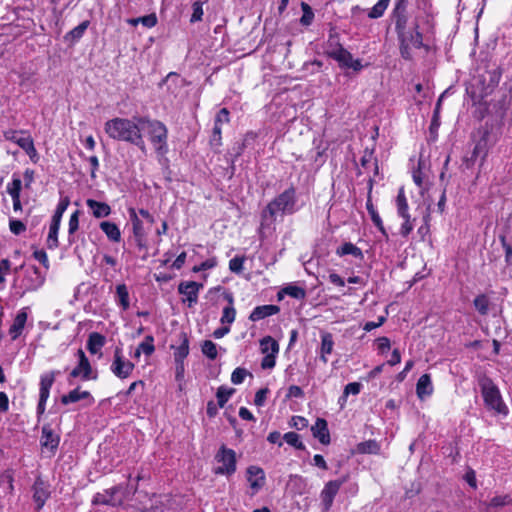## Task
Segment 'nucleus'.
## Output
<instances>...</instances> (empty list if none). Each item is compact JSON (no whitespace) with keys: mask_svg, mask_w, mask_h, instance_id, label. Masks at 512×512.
Here are the masks:
<instances>
[{"mask_svg":"<svg viewBox=\"0 0 512 512\" xmlns=\"http://www.w3.org/2000/svg\"><path fill=\"white\" fill-rule=\"evenodd\" d=\"M139 118L115 117L105 122V133L113 140L127 142L138 147L141 151H146L143 134L140 133Z\"/></svg>","mask_w":512,"mask_h":512,"instance_id":"f257e3e1","label":"nucleus"},{"mask_svg":"<svg viewBox=\"0 0 512 512\" xmlns=\"http://www.w3.org/2000/svg\"><path fill=\"white\" fill-rule=\"evenodd\" d=\"M140 123V133L146 131L149 140L153 144L155 150L159 154H164L167 152V138H168V130L166 126L159 120L150 119L146 116H141L139 118Z\"/></svg>","mask_w":512,"mask_h":512,"instance_id":"f03ea898","label":"nucleus"},{"mask_svg":"<svg viewBox=\"0 0 512 512\" xmlns=\"http://www.w3.org/2000/svg\"><path fill=\"white\" fill-rule=\"evenodd\" d=\"M479 386L486 408L496 414L506 416L509 410L497 385L490 378L482 377L479 380Z\"/></svg>","mask_w":512,"mask_h":512,"instance_id":"7ed1b4c3","label":"nucleus"},{"mask_svg":"<svg viewBox=\"0 0 512 512\" xmlns=\"http://www.w3.org/2000/svg\"><path fill=\"white\" fill-rule=\"evenodd\" d=\"M296 211V190L289 187L274 198L263 212L264 218L275 219L278 214H293Z\"/></svg>","mask_w":512,"mask_h":512,"instance_id":"20e7f679","label":"nucleus"},{"mask_svg":"<svg viewBox=\"0 0 512 512\" xmlns=\"http://www.w3.org/2000/svg\"><path fill=\"white\" fill-rule=\"evenodd\" d=\"M137 489H129L128 486L116 485L102 492H98L93 496L92 503L94 505H107L111 507H121L130 500L131 495L135 494Z\"/></svg>","mask_w":512,"mask_h":512,"instance_id":"39448f33","label":"nucleus"},{"mask_svg":"<svg viewBox=\"0 0 512 512\" xmlns=\"http://www.w3.org/2000/svg\"><path fill=\"white\" fill-rule=\"evenodd\" d=\"M214 459L217 464L214 468L215 474L231 476L236 472L237 456L233 449L222 445L215 454Z\"/></svg>","mask_w":512,"mask_h":512,"instance_id":"423d86ee","label":"nucleus"},{"mask_svg":"<svg viewBox=\"0 0 512 512\" xmlns=\"http://www.w3.org/2000/svg\"><path fill=\"white\" fill-rule=\"evenodd\" d=\"M77 365L70 371L68 382L71 384L72 379H80L82 381L95 380L97 374L94 373L89 359L82 349L76 351Z\"/></svg>","mask_w":512,"mask_h":512,"instance_id":"0eeeda50","label":"nucleus"},{"mask_svg":"<svg viewBox=\"0 0 512 512\" xmlns=\"http://www.w3.org/2000/svg\"><path fill=\"white\" fill-rule=\"evenodd\" d=\"M134 368L135 365L124 357L122 349L116 347L110 366L111 372L119 379H126L132 374Z\"/></svg>","mask_w":512,"mask_h":512,"instance_id":"6e6552de","label":"nucleus"},{"mask_svg":"<svg viewBox=\"0 0 512 512\" xmlns=\"http://www.w3.org/2000/svg\"><path fill=\"white\" fill-rule=\"evenodd\" d=\"M328 55L337 61L341 68H349L354 71H360L362 64L359 59H354L352 54L343 48L341 45L333 48L328 52Z\"/></svg>","mask_w":512,"mask_h":512,"instance_id":"1a4fd4ad","label":"nucleus"},{"mask_svg":"<svg viewBox=\"0 0 512 512\" xmlns=\"http://www.w3.org/2000/svg\"><path fill=\"white\" fill-rule=\"evenodd\" d=\"M260 349L265 355L261 361V367L263 369H272L276 364L275 359L279 352L277 341L270 336H266L260 341Z\"/></svg>","mask_w":512,"mask_h":512,"instance_id":"9d476101","label":"nucleus"},{"mask_svg":"<svg viewBox=\"0 0 512 512\" xmlns=\"http://www.w3.org/2000/svg\"><path fill=\"white\" fill-rule=\"evenodd\" d=\"M44 282L45 275L39 268L36 266L27 268L22 280L23 294L37 291L43 286Z\"/></svg>","mask_w":512,"mask_h":512,"instance_id":"9b49d317","label":"nucleus"},{"mask_svg":"<svg viewBox=\"0 0 512 512\" xmlns=\"http://www.w3.org/2000/svg\"><path fill=\"white\" fill-rule=\"evenodd\" d=\"M344 482H345V479L331 480V481H328L324 485V488L320 492L321 506H322L323 512L330 511V509L333 505L335 496L339 492V490Z\"/></svg>","mask_w":512,"mask_h":512,"instance_id":"f8f14e48","label":"nucleus"},{"mask_svg":"<svg viewBox=\"0 0 512 512\" xmlns=\"http://www.w3.org/2000/svg\"><path fill=\"white\" fill-rule=\"evenodd\" d=\"M246 479L249 483L251 495H255L262 489L265 484V472L261 467L251 465L246 470Z\"/></svg>","mask_w":512,"mask_h":512,"instance_id":"ddd939ff","label":"nucleus"},{"mask_svg":"<svg viewBox=\"0 0 512 512\" xmlns=\"http://www.w3.org/2000/svg\"><path fill=\"white\" fill-rule=\"evenodd\" d=\"M202 284L195 281H184L178 285V292L184 296L183 301L188 302V306L192 307L198 301V294Z\"/></svg>","mask_w":512,"mask_h":512,"instance_id":"4468645a","label":"nucleus"},{"mask_svg":"<svg viewBox=\"0 0 512 512\" xmlns=\"http://www.w3.org/2000/svg\"><path fill=\"white\" fill-rule=\"evenodd\" d=\"M32 491L33 500L36 504V508L39 510L45 505L47 499L50 497L49 485L41 478H37L33 484Z\"/></svg>","mask_w":512,"mask_h":512,"instance_id":"2eb2a0df","label":"nucleus"},{"mask_svg":"<svg viewBox=\"0 0 512 512\" xmlns=\"http://www.w3.org/2000/svg\"><path fill=\"white\" fill-rule=\"evenodd\" d=\"M129 217L132 223V231L138 247L142 248L145 246L146 233L144 230L143 222L138 217V214L134 208L128 209Z\"/></svg>","mask_w":512,"mask_h":512,"instance_id":"dca6fc26","label":"nucleus"},{"mask_svg":"<svg viewBox=\"0 0 512 512\" xmlns=\"http://www.w3.org/2000/svg\"><path fill=\"white\" fill-rule=\"evenodd\" d=\"M28 312H29L28 307H23L22 309H20L17 312V314L13 320V323L9 328V335L12 340H16L17 338H19L22 335L23 330L26 325V322H27V319H28Z\"/></svg>","mask_w":512,"mask_h":512,"instance_id":"f3484780","label":"nucleus"},{"mask_svg":"<svg viewBox=\"0 0 512 512\" xmlns=\"http://www.w3.org/2000/svg\"><path fill=\"white\" fill-rule=\"evenodd\" d=\"M393 18L395 21V29L398 36H402L407 31L408 17L406 14V4L404 0H400L393 10Z\"/></svg>","mask_w":512,"mask_h":512,"instance_id":"a211bd4d","label":"nucleus"},{"mask_svg":"<svg viewBox=\"0 0 512 512\" xmlns=\"http://www.w3.org/2000/svg\"><path fill=\"white\" fill-rule=\"evenodd\" d=\"M3 137L5 140L17 144L23 150L32 141V137L24 130H7L3 132Z\"/></svg>","mask_w":512,"mask_h":512,"instance_id":"6ab92c4d","label":"nucleus"},{"mask_svg":"<svg viewBox=\"0 0 512 512\" xmlns=\"http://www.w3.org/2000/svg\"><path fill=\"white\" fill-rule=\"evenodd\" d=\"M321 345L319 349V358L326 364L328 362V355L333 352L334 339L333 335L329 332L323 331L320 333Z\"/></svg>","mask_w":512,"mask_h":512,"instance_id":"aec40b11","label":"nucleus"},{"mask_svg":"<svg viewBox=\"0 0 512 512\" xmlns=\"http://www.w3.org/2000/svg\"><path fill=\"white\" fill-rule=\"evenodd\" d=\"M312 434L317 438L320 443L327 445L330 443V433L328 430L327 421L323 418H317L314 425L311 427Z\"/></svg>","mask_w":512,"mask_h":512,"instance_id":"412c9836","label":"nucleus"},{"mask_svg":"<svg viewBox=\"0 0 512 512\" xmlns=\"http://www.w3.org/2000/svg\"><path fill=\"white\" fill-rule=\"evenodd\" d=\"M136 506L144 512L155 510L158 507V496L140 491L138 492Z\"/></svg>","mask_w":512,"mask_h":512,"instance_id":"4be33fe9","label":"nucleus"},{"mask_svg":"<svg viewBox=\"0 0 512 512\" xmlns=\"http://www.w3.org/2000/svg\"><path fill=\"white\" fill-rule=\"evenodd\" d=\"M85 399L89 400V404L94 403V398L92 397L89 391H81L80 387H77L71 390L69 393L63 395L61 397V403L64 405H68Z\"/></svg>","mask_w":512,"mask_h":512,"instance_id":"5701e85b","label":"nucleus"},{"mask_svg":"<svg viewBox=\"0 0 512 512\" xmlns=\"http://www.w3.org/2000/svg\"><path fill=\"white\" fill-rule=\"evenodd\" d=\"M86 205L91 211L92 215L98 219L108 217L112 211L111 207L107 203L94 199H87Z\"/></svg>","mask_w":512,"mask_h":512,"instance_id":"b1692460","label":"nucleus"},{"mask_svg":"<svg viewBox=\"0 0 512 512\" xmlns=\"http://www.w3.org/2000/svg\"><path fill=\"white\" fill-rule=\"evenodd\" d=\"M279 310L280 309L278 306L272 304L257 306L251 312L249 319L253 322H256L268 316L277 314Z\"/></svg>","mask_w":512,"mask_h":512,"instance_id":"393cba45","label":"nucleus"},{"mask_svg":"<svg viewBox=\"0 0 512 512\" xmlns=\"http://www.w3.org/2000/svg\"><path fill=\"white\" fill-rule=\"evenodd\" d=\"M105 343L106 338L102 334L98 332H92L88 336L87 349L91 354H99L101 356V350Z\"/></svg>","mask_w":512,"mask_h":512,"instance_id":"a878e982","label":"nucleus"},{"mask_svg":"<svg viewBox=\"0 0 512 512\" xmlns=\"http://www.w3.org/2000/svg\"><path fill=\"white\" fill-rule=\"evenodd\" d=\"M101 231L106 235L109 241L119 243L121 241V231L117 224L111 221H102L99 224Z\"/></svg>","mask_w":512,"mask_h":512,"instance_id":"bb28decb","label":"nucleus"},{"mask_svg":"<svg viewBox=\"0 0 512 512\" xmlns=\"http://www.w3.org/2000/svg\"><path fill=\"white\" fill-rule=\"evenodd\" d=\"M416 393L420 399H424L433 393V385L429 374H423L417 381Z\"/></svg>","mask_w":512,"mask_h":512,"instance_id":"cd10ccee","label":"nucleus"},{"mask_svg":"<svg viewBox=\"0 0 512 512\" xmlns=\"http://www.w3.org/2000/svg\"><path fill=\"white\" fill-rule=\"evenodd\" d=\"M225 298L228 301V305L223 308L220 322L223 325H227V326L230 327V325L235 321L236 310H235V308L233 306V296H232V294L231 293H227L225 295Z\"/></svg>","mask_w":512,"mask_h":512,"instance_id":"c85d7f7f","label":"nucleus"},{"mask_svg":"<svg viewBox=\"0 0 512 512\" xmlns=\"http://www.w3.org/2000/svg\"><path fill=\"white\" fill-rule=\"evenodd\" d=\"M336 254L340 257L351 255L352 257L363 260L364 254L362 250L351 242H345L336 249Z\"/></svg>","mask_w":512,"mask_h":512,"instance_id":"c756f323","label":"nucleus"},{"mask_svg":"<svg viewBox=\"0 0 512 512\" xmlns=\"http://www.w3.org/2000/svg\"><path fill=\"white\" fill-rule=\"evenodd\" d=\"M400 43H404L405 45H410L414 48L422 47V35L416 29L413 31H406L402 34V36H398Z\"/></svg>","mask_w":512,"mask_h":512,"instance_id":"7c9ffc66","label":"nucleus"},{"mask_svg":"<svg viewBox=\"0 0 512 512\" xmlns=\"http://www.w3.org/2000/svg\"><path fill=\"white\" fill-rule=\"evenodd\" d=\"M116 304L123 310L126 311L130 307L129 291L125 284H118L116 286Z\"/></svg>","mask_w":512,"mask_h":512,"instance_id":"2f4dec72","label":"nucleus"},{"mask_svg":"<svg viewBox=\"0 0 512 512\" xmlns=\"http://www.w3.org/2000/svg\"><path fill=\"white\" fill-rule=\"evenodd\" d=\"M181 343L174 349V358L177 363H182L189 354V340L185 333L180 335Z\"/></svg>","mask_w":512,"mask_h":512,"instance_id":"473e14b6","label":"nucleus"},{"mask_svg":"<svg viewBox=\"0 0 512 512\" xmlns=\"http://www.w3.org/2000/svg\"><path fill=\"white\" fill-rule=\"evenodd\" d=\"M397 214L399 217H407L409 216V205L407 202V198L405 195L404 188L401 187L398 191V195L395 200Z\"/></svg>","mask_w":512,"mask_h":512,"instance_id":"72a5a7b5","label":"nucleus"},{"mask_svg":"<svg viewBox=\"0 0 512 512\" xmlns=\"http://www.w3.org/2000/svg\"><path fill=\"white\" fill-rule=\"evenodd\" d=\"M59 222L52 221L49 226V232L47 236V247L49 249H56L58 247V232L60 229Z\"/></svg>","mask_w":512,"mask_h":512,"instance_id":"f704fd0d","label":"nucleus"},{"mask_svg":"<svg viewBox=\"0 0 512 512\" xmlns=\"http://www.w3.org/2000/svg\"><path fill=\"white\" fill-rule=\"evenodd\" d=\"M42 445L50 449H55L59 444V438L49 428L44 427L42 430Z\"/></svg>","mask_w":512,"mask_h":512,"instance_id":"c9c22d12","label":"nucleus"},{"mask_svg":"<svg viewBox=\"0 0 512 512\" xmlns=\"http://www.w3.org/2000/svg\"><path fill=\"white\" fill-rule=\"evenodd\" d=\"M55 380V373L49 372L45 373L41 376L40 379V391L39 394L42 396H49L50 395V389L54 383Z\"/></svg>","mask_w":512,"mask_h":512,"instance_id":"e433bc0d","label":"nucleus"},{"mask_svg":"<svg viewBox=\"0 0 512 512\" xmlns=\"http://www.w3.org/2000/svg\"><path fill=\"white\" fill-rule=\"evenodd\" d=\"M366 207H367V210L370 214V217H371V220L373 222V224L379 229V231L384 235V236H388L387 235V232L385 230V227L383 225V221L380 217V215L378 214V212L376 211V209L374 208L373 204L368 201L367 204H366Z\"/></svg>","mask_w":512,"mask_h":512,"instance_id":"4c0bfd02","label":"nucleus"},{"mask_svg":"<svg viewBox=\"0 0 512 512\" xmlns=\"http://www.w3.org/2000/svg\"><path fill=\"white\" fill-rule=\"evenodd\" d=\"M235 389L227 387V386H220L216 393V398L218 402V406L220 408H223L225 404L228 402L230 397L234 394Z\"/></svg>","mask_w":512,"mask_h":512,"instance_id":"58836bf2","label":"nucleus"},{"mask_svg":"<svg viewBox=\"0 0 512 512\" xmlns=\"http://www.w3.org/2000/svg\"><path fill=\"white\" fill-rule=\"evenodd\" d=\"M390 1L389 0H379L368 12V17L371 19H377L383 16L386 11Z\"/></svg>","mask_w":512,"mask_h":512,"instance_id":"ea45409f","label":"nucleus"},{"mask_svg":"<svg viewBox=\"0 0 512 512\" xmlns=\"http://www.w3.org/2000/svg\"><path fill=\"white\" fill-rule=\"evenodd\" d=\"M474 307L475 309L481 314V315H487L489 311V298L485 294L478 295L474 301Z\"/></svg>","mask_w":512,"mask_h":512,"instance_id":"a19ab883","label":"nucleus"},{"mask_svg":"<svg viewBox=\"0 0 512 512\" xmlns=\"http://www.w3.org/2000/svg\"><path fill=\"white\" fill-rule=\"evenodd\" d=\"M284 441L289 444L290 446L298 449L303 450L305 449V445L300 440V436L295 432H287L283 436Z\"/></svg>","mask_w":512,"mask_h":512,"instance_id":"79ce46f5","label":"nucleus"},{"mask_svg":"<svg viewBox=\"0 0 512 512\" xmlns=\"http://www.w3.org/2000/svg\"><path fill=\"white\" fill-rule=\"evenodd\" d=\"M281 292L298 300L304 299L306 296L305 290L302 287L296 285H288L284 287Z\"/></svg>","mask_w":512,"mask_h":512,"instance_id":"37998d69","label":"nucleus"},{"mask_svg":"<svg viewBox=\"0 0 512 512\" xmlns=\"http://www.w3.org/2000/svg\"><path fill=\"white\" fill-rule=\"evenodd\" d=\"M379 449L380 447L375 440H368L357 445V450L360 453L376 454Z\"/></svg>","mask_w":512,"mask_h":512,"instance_id":"c03bdc74","label":"nucleus"},{"mask_svg":"<svg viewBox=\"0 0 512 512\" xmlns=\"http://www.w3.org/2000/svg\"><path fill=\"white\" fill-rule=\"evenodd\" d=\"M360 390H361V384L358 383V382H351V383H348L345 388H344V392H343V395L340 397L339 399V402L341 403V405H343V403L346 402V399L347 397L352 394V395H358L360 393Z\"/></svg>","mask_w":512,"mask_h":512,"instance_id":"a18cd8bd","label":"nucleus"},{"mask_svg":"<svg viewBox=\"0 0 512 512\" xmlns=\"http://www.w3.org/2000/svg\"><path fill=\"white\" fill-rule=\"evenodd\" d=\"M69 199L67 197L61 198L57 204L56 210L52 216V221L61 223L62 216L69 206Z\"/></svg>","mask_w":512,"mask_h":512,"instance_id":"49530a36","label":"nucleus"},{"mask_svg":"<svg viewBox=\"0 0 512 512\" xmlns=\"http://www.w3.org/2000/svg\"><path fill=\"white\" fill-rule=\"evenodd\" d=\"M11 262L8 259L0 260V291L4 289L6 276L10 273Z\"/></svg>","mask_w":512,"mask_h":512,"instance_id":"de8ad7c7","label":"nucleus"},{"mask_svg":"<svg viewBox=\"0 0 512 512\" xmlns=\"http://www.w3.org/2000/svg\"><path fill=\"white\" fill-rule=\"evenodd\" d=\"M202 353L211 360L217 357V346L210 340H205L201 347Z\"/></svg>","mask_w":512,"mask_h":512,"instance_id":"09e8293b","label":"nucleus"},{"mask_svg":"<svg viewBox=\"0 0 512 512\" xmlns=\"http://www.w3.org/2000/svg\"><path fill=\"white\" fill-rule=\"evenodd\" d=\"M22 181L18 177H13L12 182L7 185V192L11 198L20 197Z\"/></svg>","mask_w":512,"mask_h":512,"instance_id":"8fccbe9b","label":"nucleus"},{"mask_svg":"<svg viewBox=\"0 0 512 512\" xmlns=\"http://www.w3.org/2000/svg\"><path fill=\"white\" fill-rule=\"evenodd\" d=\"M138 348L147 356H150L154 350V338L150 335L146 336L144 341H142Z\"/></svg>","mask_w":512,"mask_h":512,"instance_id":"3c124183","label":"nucleus"},{"mask_svg":"<svg viewBox=\"0 0 512 512\" xmlns=\"http://www.w3.org/2000/svg\"><path fill=\"white\" fill-rule=\"evenodd\" d=\"M203 3L201 1H196L192 4V15L190 18L191 23H196L202 20L203 17Z\"/></svg>","mask_w":512,"mask_h":512,"instance_id":"603ef678","label":"nucleus"},{"mask_svg":"<svg viewBox=\"0 0 512 512\" xmlns=\"http://www.w3.org/2000/svg\"><path fill=\"white\" fill-rule=\"evenodd\" d=\"M403 219V223L399 228V233L402 237H407L412 230L414 229V220L411 219V216L401 217Z\"/></svg>","mask_w":512,"mask_h":512,"instance_id":"864d4df0","label":"nucleus"},{"mask_svg":"<svg viewBox=\"0 0 512 512\" xmlns=\"http://www.w3.org/2000/svg\"><path fill=\"white\" fill-rule=\"evenodd\" d=\"M88 25H89V22L88 21H83L82 23H80L78 26H76L75 28H73L66 36V38L68 37H71L73 40H78L80 39L84 32L86 31V29L88 28Z\"/></svg>","mask_w":512,"mask_h":512,"instance_id":"5fc2aeb1","label":"nucleus"},{"mask_svg":"<svg viewBox=\"0 0 512 512\" xmlns=\"http://www.w3.org/2000/svg\"><path fill=\"white\" fill-rule=\"evenodd\" d=\"M412 178L414 183L421 189L424 188L425 185V174L422 171V162L419 161L418 168L413 170Z\"/></svg>","mask_w":512,"mask_h":512,"instance_id":"6e6d98bb","label":"nucleus"},{"mask_svg":"<svg viewBox=\"0 0 512 512\" xmlns=\"http://www.w3.org/2000/svg\"><path fill=\"white\" fill-rule=\"evenodd\" d=\"M79 214H80L79 210H76L70 216L69 223H68L69 237H71L79 228ZM69 241L72 242L71 238H69Z\"/></svg>","mask_w":512,"mask_h":512,"instance_id":"4d7b16f0","label":"nucleus"},{"mask_svg":"<svg viewBox=\"0 0 512 512\" xmlns=\"http://www.w3.org/2000/svg\"><path fill=\"white\" fill-rule=\"evenodd\" d=\"M512 502L510 496L508 495H499V496H494L488 506L489 507H493V508H497V507H502V506H506V505H509L510 503Z\"/></svg>","mask_w":512,"mask_h":512,"instance_id":"13d9d810","label":"nucleus"},{"mask_svg":"<svg viewBox=\"0 0 512 512\" xmlns=\"http://www.w3.org/2000/svg\"><path fill=\"white\" fill-rule=\"evenodd\" d=\"M247 374L246 369L238 367L231 374V382L235 385H239L243 383Z\"/></svg>","mask_w":512,"mask_h":512,"instance_id":"bf43d9fd","label":"nucleus"},{"mask_svg":"<svg viewBox=\"0 0 512 512\" xmlns=\"http://www.w3.org/2000/svg\"><path fill=\"white\" fill-rule=\"evenodd\" d=\"M10 231L15 235H20L26 230L25 224L20 220L10 219L9 221Z\"/></svg>","mask_w":512,"mask_h":512,"instance_id":"052dcab7","label":"nucleus"},{"mask_svg":"<svg viewBox=\"0 0 512 512\" xmlns=\"http://www.w3.org/2000/svg\"><path fill=\"white\" fill-rule=\"evenodd\" d=\"M244 258L234 257L229 261V269L234 273H240L243 270Z\"/></svg>","mask_w":512,"mask_h":512,"instance_id":"680f3d73","label":"nucleus"},{"mask_svg":"<svg viewBox=\"0 0 512 512\" xmlns=\"http://www.w3.org/2000/svg\"><path fill=\"white\" fill-rule=\"evenodd\" d=\"M269 393L268 388H262L258 390L255 394L254 403L258 407H262L265 404L267 395Z\"/></svg>","mask_w":512,"mask_h":512,"instance_id":"e2e57ef3","label":"nucleus"},{"mask_svg":"<svg viewBox=\"0 0 512 512\" xmlns=\"http://www.w3.org/2000/svg\"><path fill=\"white\" fill-rule=\"evenodd\" d=\"M290 426L297 430H302L308 426V420L302 416H293L290 421Z\"/></svg>","mask_w":512,"mask_h":512,"instance_id":"0e129e2a","label":"nucleus"},{"mask_svg":"<svg viewBox=\"0 0 512 512\" xmlns=\"http://www.w3.org/2000/svg\"><path fill=\"white\" fill-rule=\"evenodd\" d=\"M229 122V111L226 108H222L216 115L214 124L218 126H222L225 123Z\"/></svg>","mask_w":512,"mask_h":512,"instance_id":"69168bd1","label":"nucleus"},{"mask_svg":"<svg viewBox=\"0 0 512 512\" xmlns=\"http://www.w3.org/2000/svg\"><path fill=\"white\" fill-rule=\"evenodd\" d=\"M139 20L147 28H152L157 24V16L154 13L139 17Z\"/></svg>","mask_w":512,"mask_h":512,"instance_id":"338daca9","label":"nucleus"},{"mask_svg":"<svg viewBox=\"0 0 512 512\" xmlns=\"http://www.w3.org/2000/svg\"><path fill=\"white\" fill-rule=\"evenodd\" d=\"M33 257L39 261L41 264H43V266L45 268H48L49 267V260H48V256H47V253L41 249V250H36L33 252Z\"/></svg>","mask_w":512,"mask_h":512,"instance_id":"774afa93","label":"nucleus"}]
</instances>
